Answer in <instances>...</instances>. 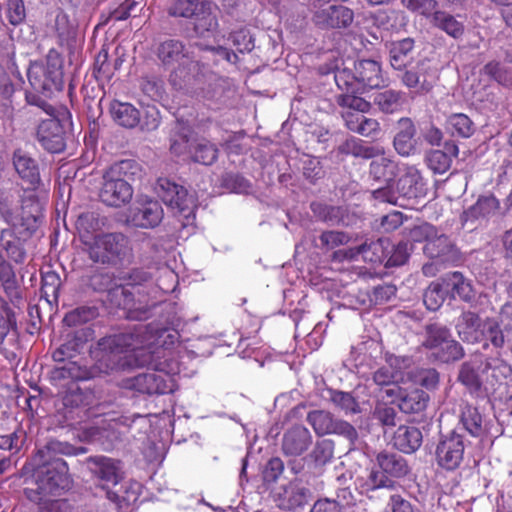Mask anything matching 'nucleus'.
Masks as SVG:
<instances>
[{"label": "nucleus", "instance_id": "nucleus-10", "mask_svg": "<svg viewBox=\"0 0 512 512\" xmlns=\"http://www.w3.org/2000/svg\"><path fill=\"white\" fill-rule=\"evenodd\" d=\"M464 453V438L454 429L440 436L435 450L436 463L446 471H454L462 464Z\"/></svg>", "mask_w": 512, "mask_h": 512}, {"label": "nucleus", "instance_id": "nucleus-51", "mask_svg": "<svg viewBox=\"0 0 512 512\" xmlns=\"http://www.w3.org/2000/svg\"><path fill=\"white\" fill-rule=\"evenodd\" d=\"M97 314L95 307L80 306L68 312L63 318V323L69 327H77L92 321Z\"/></svg>", "mask_w": 512, "mask_h": 512}, {"label": "nucleus", "instance_id": "nucleus-37", "mask_svg": "<svg viewBox=\"0 0 512 512\" xmlns=\"http://www.w3.org/2000/svg\"><path fill=\"white\" fill-rule=\"evenodd\" d=\"M192 133L193 129L187 121L177 119L175 132L170 138V152L176 156H189Z\"/></svg>", "mask_w": 512, "mask_h": 512}, {"label": "nucleus", "instance_id": "nucleus-54", "mask_svg": "<svg viewBox=\"0 0 512 512\" xmlns=\"http://www.w3.org/2000/svg\"><path fill=\"white\" fill-rule=\"evenodd\" d=\"M357 93L347 92L337 96V104L347 109L346 111H354L359 113H367L371 109V103L364 98L357 96Z\"/></svg>", "mask_w": 512, "mask_h": 512}, {"label": "nucleus", "instance_id": "nucleus-20", "mask_svg": "<svg viewBox=\"0 0 512 512\" xmlns=\"http://www.w3.org/2000/svg\"><path fill=\"white\" fill-rule=\"evenodd\" d=\"M62 365L54 367L50 371V382L55 387H64L69 382L71 385L78 381L87 380L89 371L85 366L79 365L76 361L61 362Z\"/></svg>", "mask_w": 512, "mask_h": 512}, {"label": "nucleus", "instance_id": "nucleus-58", "mask_svg": "<svg viewBox=\"0 0 512 512\" xmlns=\"http://www.w3.org/2000/svg\"><path fill=\"white\" fill-rule=\"evenodd\" d=\"M183 44L176 40L164 41L158 48V57L164 64L178 61L183 52Z\"/></svg>", "mask_w": 512, "mask_h": 512}, {"label": "nucleus", "instance_id": "nucleus-16", "mask_svg": "<svg viewBox=\"0 0 512 512\" xmlns=\"http://www.w3.org/2000/svg\"><path fill=\"white\" fill-rule=\"evenodd\" d=\"M12 163L20 179L28 185L27 190H38L41 176L37 160L24 149L17 148L13 151Z\"/></svg>", "mask_w": 512, "mask_h": 512}, {"label": "nucleus", "instance_id": "nucleus-43", "mask_svg": "<svg viewBox=\"0 0 512 512\" xmlns=\"http://www.w3.org/2000/svg\"><path fill=\"white\" fill-rule=\"evenodd\" d=\"M481 73L501 86H512V68L501 61L491 60L487 62Z\"/></svg>", "mask_w": 512, "mask_h": 512}, {"label": "nucleus", "instance_id": "nucleus-55", "mask_svg": "<svg viewBox=\"0 0 512 512\" xmlns=\"http://www.w3.org/2000/svg\"><path fill=\"white\" fill-rule=\"evenodd\" d=\"M202 0H175L168 8L172 17L194 18Z\"/></svg>", "mask_w": 512, "mask_h": 512}, {"label": "nucleus", "instance_id": "nucleus-18", "mask_svg": "<svg viewBox=\"0 0 512 512\" xmlns=\"http://www.w3.org/2000/svg\"><path fill=\"white\" fill-rule=\"evenodd\" d=\"M353 19V11L342 5H331L326 9L316 11L313 15V22L322 30L345 29L353 22Z\"/></svg>", "mask_w": 512, "mask_h": 512}, {"label": "nucleus", "instance_id": "nucleus-11", "mask_svg": "<svg viewBox=\"0 0 512 512\" xmlns=\"http://www.w3.org/2000/svg\"><path fill=\"white\" fill-rule=\"evenodd\" d=\"M162 364L156 366L155 372L141 373L124 380V387L142 394L163 395L173 391V384L169 372Z\"/></svg>", "mask_w": 512, "mask_h": 512}, {"label": "nucleus", "instance_id": "nucleus-62", "mask_svg": "<svg viewBox=\"0 0 512 512\" xmlns=\"http://www.w3.org/2000/svg\"><path fill=\"white\" fill-rule=\"evenodd\" d=\"M367 483L372 491L382 488L389 490H394L396 488V482L386 476L381 469H372L368 475Z\"/></svg>", "mask_w": 512, "mask_h": 512}, {"label": "nucleus", "instance_id": "nucleus-7", "mask_svg": "<svg viewBox=\"0 0 512 512\" xmlns=\"http://www.w3.org/2000/svg\"><path fill=\"white\" fill-rule=\"evenodd\" d=\"M421 346L430 351L431 357L441 363L456 362L465 355L463 346L453 338L445 325L439 323L425 326V336Z\"/></svg>", "mask_w": 512, "mask_h": 512}, {"label": "nucleus", "instance_id": "nucleus-44", "mask_svg": "<svg viewBox=\"0 0 512 512\" xmlns=\"http://www.w3.org/2000/svg\"><path fill=\"white\" fill-rule=\"evenodd\" d=\"M430 23L434 28L444 32H462L464 30L462 16H454L442 10L434 11L433 15H431Z\"/></svg>", "mask_w": 512, "mask_h": 512}, {"label": "nucleus", "instance_id": "nucleus-48", "mask_svg": "<svg viewBox=\"0 0 512 512\" xmlns=\"http://www.w3.org/2000/svg\"><path fill=\"white\" fill-rule=\"evenodd\" d=\"M447 297V290L443 282L436 281L432 282L425 290L423 294V302L428 310L436 311L444 303Z\"/></svg>", "mask_w": 512, "mask_h": 512}, {"label": "nucleus", "instance_id": "nucleus-53", "mask_svg": "<svg viewBox=\"0 0 512 512\" xmlns=\"http://www.w3.org/2000/svg\"><path fill=\"white\" fill-rule=\"evenodd\" d=\"M362 259L370 263H383L387 258L385 241L378 239L362 244Z\"/></svg>", "mask_w": 512, "mask_h": 512}, {"label": "nucleus", "instance_id": "nucleus-60", "mask_svg": "<svg viewBox=\"0 0 512 512\" xmlns=\"http://www.w3.org/2000/svg\"><path fill=\"white\" fill-rule=\"evenodd\" d=\"M17 329L15 313L6 302L0 306V344L3 343L11 330Z\"/></svg>", "mask_w": 512, "mask_h": 512}, {"label": "nucleus", "instance_id": "nucleus-1", "mask_svg": "<svg viewBox=\"0 0 512 512\" xmlns=\"http://www.w3.org/2000/svg\"><path fill=\"white\" fill-rule=\"evenodd\" d=\"M159 271V263L130 269L123 277L125 284L109 291L110 302L122 309L127 319H148L157 305L154 280Z\"/></svg>", "mask_w": 512, "mask_h": 512}, {"label": "nucleus", "instance_id": "nucleus-13", "mask_svg": "<svg viewBox=\"0 0 512 512\" xmlns=\"http://www.w3.org/2000/svg\"><path fill=\"white\" fill-rule=\"evenodd\" d=\"M92 402V393L81 389L77 384L68 387L62 397V414L66 421L79 422L86 416Z\"/></svg>", "mask_w": 512, "mask_h": 512}, {"label": "nucleus", "instance_id": "nucleus-32", "mask_svg": "<svg viewBox=\"0 0 512 512\" xmlns=\"http://www.w3.org/2000/svg\"><path fill=\"white\" fill-rule=\"evenodd\" d=\"M219 155L217 145L206 138L194 139L189 149V159L198 164L210 166L214 164Z\"/></svg>", "mask_w": 512, "mask_h": 512}, {"label": "nucleus", "instance_id": "nucleus-6", "mask_svg": "<svg viewBox=\"0 0 512 512\" xmlns=\"http://www.w3.org/2000/svg\"><path fill=\"white\" fill-rule=\"evenodd\" d=\"M89 259L105 266H118L131 252L127 236L120 232L101 233L84 241Z\"/></svg>", "mask_w": 512, "mask_h": 512}, {"label": "nucleus", "instance_id": "nucleus-56", "mask_svg": "<svg viewBox=\"0 0 512 512\" xmlns=\"http://www.w3.org/2000/svg\"><path fill=\"white\" fill-rule=\"evenodd\" d=\"M329 400L338 408L345 412L356 413L359 411V406L356 399L349 392L328 389Z\"/></svg>", "mask_w": 512, "mask_h": 512}, {"label": "nucleus", "instance_id": "nucleus-40", "mask_svg": "<svg viewBox=\"0 0 512 512\" xmlns=\"http://www.w3.org/2000/svg\"><path fill=\"white\" fill-rule=\"evenodd\" d=\"M413 48L414 40L410 37L392 42L389 50L391 66L396 70L406 68L412 60Z\"/></svg>", "mask_w": 512, "mask_h": 512}, {"label": "nucleus", "instance_id": "nucleus-9", "mask_svg": "<svg viewBox=\"0 0 512 512\" xmlns=\"http://www.w3.org/2000/svg\"><path fill=\"white\" fill-rule=\"evenodd\" d=\"M158 195L168 207L187 220L195 218L197 200L185 187L167 178H159Z\"/></svg>", "mask_w": 512, "mask_h": 512}, {"label": "nucleus", "instance_id": "nucleus-47", "mask_svg": "<svg viewBox=\"0 0 512 512\" xmlns=\"http://www.w3.org/2000/svg\"><path fill=\"white\" fill-rule=\"evenodd\" d=\"M447 128L453 136L468 138L474 132V123L463 113H454L447 119Z\"/></svg>", "mask_w": 512, "mask_h": 512}, {"label": "nucleus", "instance_id": "nucleus-2", "mask_svg": "<svg viewBox=\"0 0 512 512\" xmlns=\"http://www.w3.org/2000/svg\"><path fill=\"white\" fill-rule=\"evenodd\" d=\"M154 335L147 326L139 325L131 331L105 336L98 340L94 351L96 368L101 373L125 370L130 366L127 353L138 350H152L155 345Z\"/></svg>", "mask_w": 512, "mask_h": 512}, {"label": "nucleus", "instance_id": "nucleus-17", "mask_svg": "<svg viewBox=\"0 0 512 512\" xmlns=\"http://www.w3.org/2000/svg\"><path fill=\"white\" fill-rule=\"evenodd\" d=\"M423 252L430 259L438 260L440 263L455 265L460 261L461 254L451 239L444 234L436 233L425 243Z\"/></svg>", "mask_w": 512, "mask_h": 512}, {"label": "nucleus", "instance_id": "nucleus-14", "mask_svg": "<svg viewBox=\"0 0 512 512\" xmlns=\"http://www.w3.org/2000/svg\"><path fill=\"white\" fill-rule=\"evenodd\" d=\"M387 396H397L395 402L401 412L405 414H419L425 411L430 397L422 389H402L398 385L386 390Z\"/></svg>", "mask_w": 512, "mask_h": 512}, {"label": "nucleus", "instance_id": "nucleus-64", "mask_svg": "<svg viewBox=\"0 0 512 512\" xmlns=\"http://www.w3.org/2000/svg\"><path fill=\"white\" fill-rule=\"evenodd\" d=\"M387 507L390 512H420L416 505L399 493L390 495Z\"/></svg>", "mask_w": 512, "mask_h": 512}, {"label": "nucleus", "instance_id": "nucleus-4", "mask_svg": "<svg viewBox=\"0 0 512 512\" xmlns=\"http://www.w3.org/2000/svg\"><path fill=\"white\" fill-rule=\"evenodd\" d=\"M70 484L67 463L58 458L41 466L35 472V487H26L24 495L31 502L42 504L50 501L49 498L52 496L61 495Z\"/></svg>", "mask_w": 512, "mask_h": 512}, {"label": "nucleus", "instance_id": "nucleus-41", "mask_svg": "<svg viewBox=\"0 0 512 512\" xmlns=\"http://www.w3.org/2000/svg\"><path fill=\"white\" fill-rule=\"evenodd\" d=\"M457 380L461 383L473 397H479L482 392L483 382L471 362H464L459 369Z\"/></svg>", "mask_w": 512, "mask_h": 512}, {"label": "nucleus", "instance_id": "nucleus-46", "mask_svg": "<svg viewBox=\"0 0 512 512\" xmlns=\"http://www.w3.org/2000/svg\"><path fill=\"white\" fill-rule=\"evenodd\" d=\"M116 67L109 61L108 52L102 49L95 58L92 74L101 84L109 83Z\"/></svg>", "mask_w": 512, "mask_h": 512}, {"label": "nucleus", "instance_id": "nucleus-59", "mask_svg": "<svg viewBox=\"0 0 512 512\" xmlns=\"http://www.w3.org/2000/svg\"><path fill=\"white\" fill-rule=\"evenodd\" d=\"M12 229H2L0 241L3 249L7 252L8 256L17 263H21L25 259V252L20 246L18 240H5L6 235L13 236Z\"/></svg>", "mask_w": 512, "mask_h": 512}, {"label": "nucleus", "instance_id": "nucleus-36", "mask_svg": "<svg viewBox=\"0 0 512 512\" xmlns=\"http://www.w3.org/2000/svg\"><path fill=\"white\" fill-rule=\"evenodd\" d=\"M199 11L194 17V29L196 32H214L218 28L217 6L209 0H202Z\"/></svg>", "mask_w": 512, "mask_h": 512}, {"label": "nucleus", "instance_id": "nucleus-35", "mask_svg": "<svg viewBox=\"0 0 512 512\" xmlns=\"http://www.w3.org/2000/svg\"><path fill=\"white\" fill-rule=\"evenodd\" d=\"M459 426L472 437H480L484 434L483 416L478 408L471 404L461 406Z\"/></svg>", "mask_w": 512, "mask_h": 512}, {"label": "nucleus", "instance_id": "nucleus-42", "mask_svg": "<svg viewBox=\"0 0 512 512\" xmlns=\"http://www.w3.org/2000/svg\"><path fill=\"white\" fill-rule=\"evenodd\" d=\"M374 104L386 114H392L401 110L405 103L404 93L393 89L378 92L373 98Z\"/></svg>", "mask_w": 512, "mask_h": 512}, {"label": "nucleus", "instance_id": "nucleus-57", "mask_svg": "<svg viewBox=\"0 0 512 512\" xmlns=\"http://www.w3.org/2000/svg\"><path fill=\"white\" fill-rule=\"evenodd\" d=\"M426 163L434 173L443 174L450 169L452 159L441 150H432L426 156Z\"/></svg>", "mask_w": 512, "mask_h": 512}, {"label": "nucleus", "instance_id": "nucleus-38", "mask_svg": "<svg viewBox=\"0 0 512 512\" xmlns=\"http://www.w3.org/2000/svg\"><path fill=\"white\" fill-rule=\"evenodd\" d=\"M481 324L482 320L477 313L464 311L458 319L456 329L458 335L463 341L478 342Z\"/></svg>", "mask_w": 512, "mask_h": 512}, {"label": "nucleus", "instance_id": "nucleus-49", "mask_svg": "<svg viewBox=\"0 0 512 512\" xmlns=\"http://www.w3.org/2000/svg\"><path fill=\"white\" fill-rule=\"evenodd\" d=\"M334 420L330 412L323 410L311 411L307 415V421L313 427L317 435L331 434Z\"/></svg>", "mask_w": 512, "mask_h": 512}, {"label": "nucleus", "instance_id": "nucleus-24", "mask_svg": "<svg viewBox=\"0 0 512 512\" xmlns=\"http://www.w3.org/2000/svg\"><path fill=\"white\" fill-rule=\"evenodd\" d=\"M447 295L452 299L459 298L464 302H471L475 297V292L471 282L459 271L446 273L441 277Z\"/></svg>", "mask_w": 512, "mask_h": 512}, {"label": "nucleus", "instance_id": "nucleus-15", "mask_svg": "<svg viewBox=\"0 0 512 512\" xmlns=\"http://www.w3.org/2000/svg\"><path fill=\"white\" fill-rule=\"evenodd\" d=\"M63 126L57 117L42 120L36 130V138L41 146L50 153H61L66 143Z\"/></svg>", "mask_w": 512, "mask_h": 512}, {"label": "nucleus", "instance_id": "nucleus-12", "mask_svg": "<svg viewBox=\"0 0 512 512\" xmlns=\"http://www.w3.org/2000/svg\"><path fill=\"white\" fill-rule=\"evenodd\" d=\"M357 23H361L366 30L375 28L386 32H401L407 29L408 21L403 12L379 10L358 15Z\"/></svg>", "mask_w": 512, "mask_h": 512}, {"label": "nucleus", "instance_id": "nucleus-28", "mask_svg": "<svg viewBox=\"0 0 512 512\" xmlns=\"http://www.w3.org/2000/svg\"><path fill=\"white\" fill-rule=\"evenodd\" d=\"M398 173V164L393 159L386 157L385 153L372 158L369 166V176L373 181L383 185L394 182Z\"/></svg>", "mask_w": 512, "mask_h": 512}, {"label": "nucleus", "instance_id": "nucleus-21", "mask_svg": "<svg viewBox=\"0 0 512 512\" xmlns=\"http://www.w3.org/2000/svg\"><path fill=\"white\" fill-rule=\"evenodd\" d=\"M500 201L493 194L480 195L477 201L466 209L462 215V221L475 222L480 219H488L490 217H500Z\"/></svg>", "mask_w": 512, "mask_h": 512}, {"label": "nucleus", "instance_id": "nucleus-22", "mask_svg": "<svg viewBox=\"0 0 512 512\" xmlns=\"http://www.w3.org/2000/svg\"><path fill=\"white\" fill-rule=\"evenodd\" d=\"M416 132L415 124L410 118L399 119L397 133L393 140V146L399 155L407 157L415 153Z\"/></svg>", "mask_w": 512, "mask_h": 512}, {"label": "nucleus", "instance_id": "nucleus-8", "mask_svg": "<svg viewBox=\"0 0 512 512\" xmlns=\"http://www.w3.org/2000/svg\"><path fill=\"white\" fill-rule=\"evenodd\" d=\"M20 217V223L16 224L18 216L17 193L12 188H0V218L9 226L18 230L23 237H30L39 226L37 213L26 214L24 206Z\"/></svg>", "mask_w": 512, "mask_h": 512}, {"label": "nucleus", "instance_id": "nucleus-61", "mask_svg": "<svg viewBox=\"0 0 512 512\" xmlns=\"http://www.w3.org/2000/svg\"><path fill=\"white\" fill-rule=\"evenodd\" d=\"M401 3L408 10L429 19L439 5L437 0H401Z\"/></svg>", "mask_w": 512, "mask_h": 512}, {"label": "nucleus", "instance_id": "nucleus-3", "mask_svg": "<svg viewBox=\"0 0 512 512\" xmlns=\"http://www.w3.org/2000/svg\"><path fill=\"white\" fill-rule=\"evenodd\" d=\"M141 166L133 159H124L110 165L102 175L100 201L109 207L128 204L134 194L132 182L141 174Z\"/></svg>", "mask_w": 512, "mask_h": 512}, {"label": "nucleus", "instance_id": "nucleus-23", "mask_svg": "<svg viewBox=\"0 0 512 512\" xmlns=\"http://www.w3.org/2000/svg\"><path fill=\"white\" fill-rule=\"evenodd\" d=\"M312 437L304 426H294L283 436L282 450L285 455L299 456L303 454L310 446Z\"/></svg>", "mask_w": 512, "mask_h": 512}, {"label": "nucleus", "instance_id": "nucleus-33", "mask_svg": "<svg viewBox=\"0 0 512 512\" xmlns=\"http://www.w3.org/2000/svg\"><path fill=\"white\" fill-rule=\"evenodd\" d=\"M163 219V209L158 201L143 203L133 214V222L141 228H154Z\"/></svg>", "mask_w": 512, "mask_h": 512}, {"label": "nucleus", "instance_id": "nucleus-63", "mask_svg": "<svg viewBox=\"0 0 512 512\" xmlns=\"http://www.w3.org/2000/svg\"><path fill=\"white\" fill-rule=\"evenodd\" d=\"M410 256V249L407 242H399L393 247L391 254H387L386 266L396 267L406 263Z\"/></svg>", "mask_w": 512, "mask_h": 512}, {"label": "nucleus", "instance_id": "nucleus-27", "mask_svg": "<svg viewBox=\"0 0 512 512\" xmlns=\"http://www.w3.org/2000/svg\"><path fill=\"white\" fill-rule=\"evenodd\" d=\"M338 152L342 155L368 160L384 154V148L379 145H371L356 137H350L339 145Z\"/></svg>", "mask_w": 512, "mask_h": 512}, {"label": "nucleus", "instance_id": "nucleus-52", "mask_svg": "<svg viewBox=\"0 0 512 512\" xmlns=\"http://www.w3.org/2000/svg\"><path fill=\"white\" fill-rule=\"evenodd\" d=\"M334 79L337 87L343 92L359 93L361 91L360 85L357 79V73L354 70L352 72L348 68L337 69L334 74Z\"/></svg>", "mask_w": 512, "mask_h": 512}, {"label": "nucleus", "instance_id": "nucleus-30", "mask_svg": "<svg viewBox=\"0 0 512 512\" xmlns=\"http://www.w3.org/2000/svg\"><path fill=\"white\" fill-rule=\"evenodd\" d=\"M95 465L96 477L105 484L117 485L122 480L120 461L105 456L90 459Z\"/></svg>", "mask_w": 512, "mask_h": 512}, {"label": "nucleus", "instance_id": "nucleus-5", "mask_svg": "<svg viewBox=\"0 0 512 512\" xmlns=\"http://www.w3.org/2000/svg\"><path fill=\"white\" fill-rule=\"evenodd\" d=\"M64 59L55 49H50L45 61L30 64L27 77L36 93L50 98L64 87Z\"/></svg>", "mask_w": 512, "mask_h": 512}, {"label": "nucleus", "instance_id": "nucleus-50", "mask_svg": "<svg viewBox=\"0 0 512 512\" xmlns=\"http://www.w3.org/2000/svg\"><path fill=\"white\" fill-rule=\"evenodd\" d=\"M504 328H501L500 322L493 317L484 320L482 334L486 337L491 345L497 349H501L505 345Z\"/></svg>", "mask_w": 512, "mask_h": 512}, {"label": "nucleus", "instance_id": "nucleus-19", "mask_svg": "<svg viewBox=\"0 0 512 512\" xmlns=\"http://www.w3.org/2000/svg\"><path fill=\"white\" fill-rule=\"evenodd\" d=\"M427 185L421 172L415 166H408L397 181L399 197L416 200L427 195Z\"/></svg>", "mask_w": 512, "mask_h": 512}, {"label": "nucleus", "instance_id": "nucleus-26", "mask_svg": "<svg viewBox=\"0 0 512 512\" xmlns=\"http://www.w3.org/2000/svg\"><path fill=\"white\" fill-rule=\"evenodd\" d=\"M360 89L378 88L384 83L381 66L370 59L359 60L354 64Z\"/></svg>", "mask_w": 512, "mask_h": 512}, {"label": "nucleus", "instance_id": "nucleus-25", "mask_svg": "<svg viewBox=\"0 0 512 512\" xmlns=\"http://www.w3.org/2000/svg\"><path fill=\"white\" fill-rule=\"evenodd\" d=\"M376 463L390 479H401L410 473L407 460L400 454L382 451L376 456Z\"/></svg>", "mask_w": 512, "mask_h": 512}, {"label": "nucleus", "instance_id": "nucleus-45", "mask_svg": "<svg viewBox=\"0 0 512 512\" xmlns=\"http://www.w3.org/2000/svg\"><path fill=\"white\" fill-rule=\"evenodd\" d=\"M61 279L58 273L48 270L42 273L41 297L49 304H58Z\"/></svg>", "mask_w": 512, "mask_h": 512}, {"label": "nucleus", "instance_id": "nucleus-39", "mask_svg": "<svg viewBox=\"0 0 512 512\" xmlns=\"http://www.w3.org/2000/svg\"><path fill=\"white\" fill-rule=\"evenodd\" d=\"M416 77L420 84L413 87V91L418 95H425L432 91L438 79L437 68L429 59L420 60L417 63Z\"/></svg>", "mask_w": 512, "mask_h": 512}, {"label": "nucleus", "instance_id": "nucleus-31", "mask_svg": "<svg viewBox=\"0 0 512 512\" xmlns=\"http://www.w3.org/2000/svg\"><path fill=\"white\" fill-rule=\"evenodd\" d=\"M393 444L403 453H413L422 444V432L414 426L400 425L394 433Z\"/></svg>", "mask_w": 512, "mask_h": 512}, {"label": "nucleus", "instance_id": "nucleus-34", "mask_svg": "<svg viewBox=\"0 0 512 512\" xmlns=\"http://www.w3.org/2000/svg\"><path fill=\"white\" fill-rule=\"evenodd\" d=\"M310 491L300 481L290 482L283 491L279 507L284 510H293L307 503Z\"/></svg>", "mask_w": 512, "mask_h": 512}, {"label": "nucleus", "instance_id": "nucleus-29", "mask_svg": "<svg viewBox=\"0 0 512 512\" xmlns=\"http://www.w3.org/2000/svg\"><path fill=\"white\" fill-rule=\"evenodd\" d=\"M109 111L113 121L121 127L133 129L140 123V111L131 103L113 100Z\"/></svg>", "mask_w": 512, "mask_h": 512}]
</instances>
